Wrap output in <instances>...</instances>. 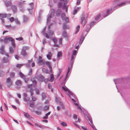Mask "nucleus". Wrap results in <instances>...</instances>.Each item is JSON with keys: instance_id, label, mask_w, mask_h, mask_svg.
I'll list each match as a JSON object with an SVG mask.
<instances>
[{"instance_id": "nucleus-33", "label": "nucleus", "mask_w": 130, "mask_h": 130, "mask_svg": "<svg viewBox=\"0 0 130 130\" xmlns=\"http://www.w3.org/2000/svg\"><path fill=\"white\" fill-rule=\"evenodd\" d=\"M76 54V50L74 51L73 53V55H75Z\"/></svg>"}, {"instance_id": "nucleus-17", "label": "nucleus", "mask_w": 130, "mask_h": 130, "mask_svg": "<svg viewBox=\"0 0 130 130\" xmlns=\"http://www.w3.org/2000/svg\"><path fill=\"white\" fill-rule=\"evenodd\" d=\"M61 124L63 126H67V124L65 122H62L61 123Z\"/></svg>"}, {"instance_id": "nucleus-6", "label": "nucleus", "mask_w": 130, "mask_h": 130, "mask_svg": "<svg viewBox=\"0 0 130 130\" xmlns=\"http://www.w3.org/2000/svg\"><path fill=\"white\" fill-rule=\"evenodd\" d=\"M61 18L62 20L65 21L66 22H68V19L67 17L64 13H63L61 16Z\"/></svg>"}, {"instance_id": "nucleus-62", "label": "nucleus", "mask_w": 130, "mask_h": 130, "mask_svg": "<svg viewBox=\"0 0 130 130\" xmlns=\"http://www.w3.org/2000/svg\"><path fill=\"white\" fill-rule=\"evenodd\" d=\"M30 93H31V95H32V92H31V91H30Z\"/></svg>"}, {"instance_id": "nucleus-40", "label": "nucleus", "mask_w": 130, "mask_h": 130, "mask_svg": "<svg viewBox=\"0 0 130 130\" xmlns=\"http://www.w3.org/2000/svg\"><path fill=\"white\" fill-rule=\"evenodd\" d=\"M80 0H78L77 2V4H79L80 3Z\"/></svg>"}, {"instance_id": "nucleus-11", "label": "nucleus", "mask_w": 130, "mask_h": 130, "mask_svg": "<svg viewBox=\"0 0 130 130\" xmlns=\"http://www.w3.org/2000/svg\"><path fill=\"white\" fill-rule=\"evenodd\" d=\"M13 48H12L11 47H10V49H9L10 52L11 53H13V51H14V48H15V47H14L13 46Z\"/></svg>"}, {"instance_id": "nucleus-39", "label": "nucleus", "mask_w": 130, "mask_h": 130, "mask_svg": "<svg viewBox=\"0 0 130 130\" xmlns=\"http://www.w3.org/2000/svg\"><path fill=\"white\" fill-rule=\"evenodd\" d=\"M12 106L13 108H14L15 109H17V107H16L14 105H12Z\"/></svg>"}, {"instance_id": "nucleus-53", "label": "nucleus", "mask_w": 130, "mask_h": 130, "mask_svg": "<svg viewBox=\"0 0 130 130\" xmlns=\"http://www.w3.org/2000/svg\"><path fill=\"white\" fill-rule=\"evenodd\" d=\"M32 61V60H30L29 61V63H31Z\"/></svg>"}, {"instance_id": "nucleus-41", "label": "nucleus", "mask_w": 130, "mask_h": 130, "mask_svg": "<svg viewBox=\"0 0 130 130\" xmlns=\"http://www.w3.org/2000/svg\"><path fill=\"white\" fill-rule=\"evenodd\" d=\"M24 97L26 98L27 96V95L26 93H24Z\"/></svg>"}, {"instance_id": "nucleus-20", "label": "nucleus", "mask_w": 130, "mask_h": 130, "mask_svg": "<svg viewBox=\"0 0 130 130\" xmlns=\"http://www.w3.org/2000/svg\"><path fill=\"white\" fill-rule=\"evenodd\" d=\"M80 7H79L78 8V9H76L73 12V14H75L76 13L77 11H78L80 9Z\"/></svg>"}, {"instance_id": "nucleus-26", "label": "nucleus", "mask_w": 130, "mask_h": 130, "mask_svg": "<svg viewBox=\"0 0 130 130\" xmlns=\"http://www.w3.org/2000/svg\"><path fill=\"white\" fill-rule=\"evenodd\" d=\"M19 74L20 75V76L22 77H24V75L21 73L20 72L19 73Z\"/></svg>"}, {"instance_id": "nucleus-9", "label": "nucleus", "mask_w": 130, "mask_h": 130, "mask_svg": "<svg viewBox=\"0 0 130 130\" xmlns=\"http://www.w3.org/2000/svg\"><path fill=\"white\" fill-rule=\"evenodd\" d=\"M52 54L51 52H49L48 53V54L47 55V58L49 59H51V57L52 56Z\"/></svg>"}, {"instance_id": "nucleus-36", "label": "nucleus", "mask_w": 130, "mask_h": 130, "mask_svg": "<svg viewBox=\"0 0 130 130\" xmlns=\"http://www.w3.org/2000/svg\"><path fill=\"white\" fill-rule=\"evenodd\" d=\"M31 66L32 67H34L35 66V63L34 62H32L31 63Z\"/></svg>"}, {"instance_id": "nucleus-29", "label": "nucleus", "mask_w": 130, "mask_h": 130, "mask_svg": "<svg viewBox=\"0 0 130 130\" xmlns=\"http://www.w3.org/2000/svg\"><path fill=\"white\" fill-rule=\"evenodd\" d=\"M16 39L17 40H22L23 38L22 37H20L19 38H16Z\"/></svg>"}, {"instance_id": "nucleus-57", "label": "nucleus", "mask_w": 130, "mask_h": 130, "mask_svg": "<svg viewBox=\"0 0 130 130\" xmlns=\"http://www.w3.org/2000/svg\"><path fill=\"white\" fill-rule=\"evenodd\" d=\"M4 105L5 107L7 106L6 104L5 103H4Z\"/></svg>"}, {"instance_id": "nucleus-49", "label": "nucleus", "mask_w": 130, "mask_h": 130, "mask_svg": "<svg viewBox=\"0 0 130 130\" xmlns=\"http://www.w3.org/2000/svg\"><path fill=\"white\" fill-rule=\"evenodd\" d=\"M13 120L15 122L17 123H18V121L17 120Z\"/></svg>"}, {"instance_id": "nucleus-54", "label": "nucleus", "mask_w": 130, "mask_h": 130, "mask_svg": "<svg viewBox=\"0 0 130 130\" xmlns=\"http://www.w3.org/2000/svg\"><path fill=\"white\" fill-rule=\"evenodd\" d=\"M5 107L7 110H8V108L7 106H5Z\"/></svg>"}, {"instance_id": "nucleus-4", "label": "nucleus", "mask_w": 130, "mask_h": 130, "mask_svg": "<svg viewBox=\"0 0 130 130\" xmlns=\"http://www.w3.org/2000/svg\"><path fill=\"white\" fill-rule=\"evenodd\" d=\"M7 85V86L9 87L12 85V82L9 78H8L6 80Z\"/></svg>"}, {"instance_id": "nucleus-30", "label": "nucleus", "mask_w": 130, "mask_h": 130, "mask_svg": "<svg viewBox=\"0 0 130 130\" xmlns=\"http://www.w3.org/2000/svg\"><path fill=\"white\" fill-rule=\"evenodd\" d=\"M53 41L55 43H56L57 41V40L56 38H54L53 39Z\"/></svg>"}, {"instance_id": "nucleus-63", "label": "nucleus", "mask_w": 130, "mask_h": 130, "mask_svg": "<svg viewBox=\"0 0 130 130\" xmlns=\"http://www.w3.org/2000/svg\"><path fill=\"white\" fill-rule=\"evenodd\" d=\"M84 19V18H82V20H83Z\"/></svg>"}, {"instance_id": "nucleus-37", "label": "nucleus", "mask_w": 130, "mask_h": 130, "mask_svg": "<svg viewBox=\"0 0 130 130\" xmlns=\"http://www.w3.org/2000/svg\"><path fill=\"white\" fill-rule=\"evenodd\" d=\"M15 57L16 59H18L19 58V57L17 55H15Z\"/></svg>"}, {"instance_id": "nucleus-19", "label": "nucleus", "mask_w": 130, "mask_h": 130, "mask_svg": "<svg viewBox=\"0 0 130 130\" xmlns=\"http://www.w3.org/2000/svg\"><path fill=\"white\" fill-rule=\"evenodd\" d=\"M80 26L79 25H78L77 26L76 28V32L75 33L76 34L77 33V32L78 31L80 28Z\"/></svg>"}, {"instance_id": "nucleus-28", "label": "nucleus", "mask_w": 130, "mask_h": 130, "mask_svg": "<svg viewBox=\"0 0 130 130\" xmlns=\"http://www.w3.org/2000/svg\"><path fill=\"white\" fill-rule=\"evenodd\" d=\"M42 71H43L46 73H47L48 71H47V70H46V69H42Z\"/></svg>"}, {"instance_id": "nucleus-13", "label": "nucleus", "mask_w": 130, "mask_h": 130, "mask_svg": "<svg viewBox=\"0 0 130 130\" xmlns=\"http://www.w3.org/2000/svg\"><path fill=\"white\" fill-rule=\"evenodd\" d=\"M50 112H49L48 113H46L45 116L43 117V118L44 119H47L48 118V116L50 115Z\"/></svg>"}, {"instance_id": "nucleus-5", "label": "nucleus", "mask_w": 130, "mask_h": 130, "mask_svg": "<svg viewBox=\"0 0 130 130\" xmlns=\"http://www.w3.org/2000/svg\"><path fill=\"white\" fill-rule=\"evenodd\" d=\"M24 115L27 118H28L29 120H32L33 118L32 117L30 116L29 114L27 112H24Z\"/></svg>"}, {"instance_id": "nucleus-34", "label": "nucleus", "mask_w": 130, "mask_h": 130, "mask_svg": "<svg viewBox=\"0 0 130 130\" xmlns=\"http://www.w3.org/2000/svg\"><path fill=\"white\" fill-rule=\"evenodd\" d=\"M48 108H49L48 107V106H47L44 108V109L45 110H47V109H48Z\"/></svg>"}, {"instance_id": "nucleus-48", "label": "nucleus", "mask_w": 130, "mask_h": 130, "mask_svg": "<svg viewBox=\"0 0 130 130\" xmlns=\"http://www.w3.org/2000/svg\"><path fill=\"white\" fill-rule=\"evenodd\" d=\"M57 109L58 110H59L60 109V108L58 106L57 107Z\"/></svg>"}, {"instance_id": "nucleus-60", "label": "nucleus", "mask_w": 130, "mask_h": 130, "mask_svg": "<svg viewBox=\"0 0 130 130\" xmlns=\"http://www.w3.org/2000/svg\"><path fill=\"white\" fill-rule=\"evenodd\" d=\"M3 40V39H0V41H2Z\"/></svg>"}, {"instance_id": "nucleus-61", "label": "nucleus", "mask_w": 130, "mask_h": 130, "mask_svg": "<svg viewBox=\"0 0 130 130\" xmlns=\"http://www.w3.org/2000/svg\"><path fill=\"white\" fill-rule=\"evenodd\" d=\"M31 70L30 71V75L31 74Z\"/></svg>"}, {"instance_id": "nucleus-3", "label": "nucleus", "mask_w": 130, "mask_h": 130, "mask_svg": "<svg viewBox=\"0 0 130 130\" xmlns=\"http://www.w3.org/2000/svg\"><path fill=\"white\" fill-rule=\"evenodd\" d=\"M73 117L74 119L75 120V122L78 123L80 122V120L79 118H77V117L76 115L75 114L73 116Z\"/></svg>"}, {"instance_id": "nucleus-44", "label": "nucleus", "mask_w": 130, "mask_h": 130, "mask_svg": "<svg viewBox=\"0 0 130 130\" xmlns=\"http://www.w3.org/2000/svg\"><path fill=\"white\" fill-rule=\"evenodd\" d=\"M27 123L29 124H30L31 125H32V124L29 122H28V121H26Z\"/></svg>"}, {"instance_id": "nucleus-43", "label": "nucleus", "mask_w": 130, "mask_h": 130, "mask_svg": "<svg viewBox=\"0 0 130 130\" xmlns=\"http://www.w3.org/2000/svg\"><path fill=\"white\" fill-rule=\"evenodd\" d=\"M48 81V80L47 79H45L44 80V82L45 83H47Z\"/></svg>"}, {"instance_id": "nucleus-12", "label": "nucleus", "mask_w": 130, "mask_h": 130, "mask_svg": "<svg viewBox=\"0 0 130 130\" xmlns=\"http://www.w3.org/2000/svg\"><path fill=\"white\" fill-rule=\"evenodd\" d=\"M62 53L60 52H58L57 55V57L58 58L62 56Z\"/></svg>"}, {"instance_id": "nucleus-47", "label": "nucleus", "mask_w": 130, "mask_h": 130, "mask_svg": "<svg viewBox=\"0 0 130 130\" xmlns=\"http://www.w3.org/2000/svg\"><path fill=\"white\" fill-rule=\"evenodd\" d=\"M41 79L40 81L42 80L43 79V77L42 76H41Z\"/></svg>"}, {"instance_id": "nucleus-55", "label": "nucleus", "mask_w": 130, "mask_h": 130, "mask_svg": "<svg viewBox=\"0 0 130 130\" xmlns=\"http://www.w3.org/2000/svg\"><path fill=\"white\" fill-rule=\"evenodd\" d=\"M62 40V39H60V44L61 43V41Z\"/></svg>"}, {"instance_id": "nucleus-14", "label": "nucleus", "mask_w": 130, "mask_h": 130, "mask_svg": "<svg viewBox=\"0 0 130 130\" xmlns=\"http://www.w3.org/2000/svg\"><path fill=\"white\" fill-rule=\"evenodd\" d=\"M54 79V75L52 74L51 75V78L50 80V81L51 82H53Z\"/></svg>"}, {"instance_id": "nucleus-32", "label": "nucleus", "mask_w": 130, "mask_h": 130, "mask_svg": "<svg viewBox=\"0 0 130 130\" xmlns=\"http://www.w3.org/2000/svg\"><path fill=\"white\" fill-rule=\"evenodd\" d=\"M32 99L34 101H35L36 100V98L34 96L32 97Z\"/></svg>"}, {"instance_id": "nucleus-51", "label": "nucleus", "mask_w": 130, "mask_h": 130, "mask_svg": "<svg viewBox=\"0 0 130 130\" xmlns=\"http://www.w3.org/2000/svg\"><path fill=\"white\" fill-rule=\"evenodd\" d=\"M61 107L62 108H63V105L62 104V103L61 104Z\"/></svg>"}, {"instance_id": "nucleus-18", "label": "nucleus", "mask_w": 130, "mask_h": 130, "mask_svg": "<svg viewBox=\"0 0 130 130\" xmlns=\"http://www.w3.org/2000/svg\"><path fill=\"white\" fill-rule=\"evenodd\" d=\"M21 82L20 80H18L16 82V84L17 85H20L21 84Z\"/></svg>"}, {"instance_id": "nucleus-38", "label": "nucleus", "mask_w": 130, "mask_h": 130, "mask_svg": "<svg viewBox=\"0 0 130 130\" xmlns=\"http://www.w3.org/2000/svg\"><path fill=\"white\" fill-rule=\"evenodd\" d=\"M82 128L83 129L86 130L87 129L84 126H82Z\"/></svg>"}, {"instance_id": "nucleus-42", "label": "nucleus", "mask_w": 130, "mask_h": 130, "mask_svg": "<svg viewBox=\"0 0 130 130\" xmlns=\"http://www.w3.org/2000/svg\"><path fill=\"white\" fill-rule=\"evenodd\" d=\"M63 35L64 36H66V33L65 32H64L63 33Z\"/></svg>"}, {"instance_id": "nucleus-45", "label": "nucleus", "mask_w": 130, "mask_h": 130, "mask_svg": "<svg viewBox=\"0 0 130 130\" xmlns=\"http://www.w3.org/2000/svg\"><path fill=\"white\" fill-rule=\"evenodd\" d=\"M17 95H18V97L19 98H21V95L20 94H18Z\"/></svg>"}, {"instance_id": "nucleus-35", "label": "nucleus", "mask_w": 130, "mask_h": 130, "mask_svg": "<svg viewBox=\"0 0 130 130\" xmlns=\"http://www.w3.org/2000/svg\"><path fill=\"white\" fill-rule=\"evenodd\" d=\"M35 124L36 126H37L39 127H41V126L40 125H39L37 124L36 123V124Z\"/></svg>"}, {"instance_id": "nucleus-59", "label": "nucleus", "mask_w": 130, "mask_h": 130, "mask_svg": "<svg viewBox=\"0 0 130 130\" xmlns=\"http://www.w3.org/2000/svg\"><path fill=\"white\" fill-rule=\"evenodd\" d=\"M4 52V51H2V52H1V53L2 54H3V52Z\"/></svg>"}, {"instance_id": "nucleus-31", "label": "nucleus", "mask_w": 130, "mask_h": 130, "mask_svg": "<svg viewBox=\"0 0 130 130\" xmlns=\"http://www.w3.org/2000/svg\"><path fill=\"white\" fill-rule=\"evenodd\" d=\"M8 60L7 59H4L3 60V61L5 62H8Z\"/></svg>"}, {"instance_id": "nucleus-15", "label": "nucleus", "mask_w": 130, "mask_h": 130, "mask_svg": "<svg viewBox=\"0 0 130 130\" xmlns=\"http://www.w3.org/2000/svg\"><path fill=\"white\" fill-rule=\"evenodd\" d=\"M21 54L22 55L24 56H25L27 55V54L25 52V51L23 50H22Z\"/></svg>"}, {"instance_id": "nucleus-7", "label": "nucleus", "mask_w": 130, "mask_h": 130, "mask_svg": "<svg viewBox=\"0 0 130 130\" xmlns=\"http://www.w3.org/2000/svg\"><path fill=\"white\" fill-rule=\"evenodd\" d=\"M62 89L65 91L67 92L68 93V94L69 93V94H72V93L67 88L63 87Z\"/></svg>"}, {"instance_id": "nucleus-58", "label": "nucleus", "mask_w": 130, "mask_h": 130, "mask_svg": "<svg viewBox=\"0 0 130 130\" xmlns=\"http://www.w3.org/2000/svg\"><path fill=\"white\" fill-rule=\"evenodd\" d=\"M51 85H48V87L49 88H50V87L51 86Z\"/></svg>"}, {"instance_id": "nucleus-23", "label": "nucleus", "mask_w": 130, "mask_h": 130, "mask_svg": "<svg viewBox=\"0 0 130 130\" xmlns=\"http://www.w3.org/2000/svg\"><path fill=\"white\" fill-rule=\"evenodd\" d=\"M0 111H1V112L3 111V110L2 108V104H0Z\"/></svg>"}, {"instance_id": "nucleus-1", "label": "nucleus", "mask_w": 130, "mask_h": 130, "mask_svg": "<svg viewBox=\"0 0 130 130\" xmlns=\"http://www.w3.org/2000/svg\"><path fill=\"white\" fill-rule=\"evenodd\" d=\"M12 41V45L14 47L15 44H14V42L12 38L9 37H6L4 39V41L5 43H7L9 41Z\"/></svg>"}, {"instance_id": "nucleus-10", "label": "nucleus", "mask_w": 130, "mask_h": 130, "mask_svg": "<svg viewBox=\"0 0 130 130\" xmlns=\"http://www.w3.org/2000/svg\"><path fill=\"white\" fill-rule=\"evenodd\" d=\"M46 64L47 65L48 67L50 68V69L51 71H52V68L51 67L50 65V63L49 62H46Z\"/></svg>"}, {"instance_id": "nucleus-2", "label": "nucleus", "mask_w": 130, "mask_h": 130, "mask_svg": "<svg viewBox=\"0 0 130 130\" xmlns=\"http://www.w3.org/2000/svg\"><path fill=\"white\" fill-rule=\"evenodd\" d=\"M53 32L52 30H49L45 35L46 38H48L50 37L53 36Z\"/></svg>"}, {"instance_id": "nucleus-64", "label": "nucleus", "mask_w": 130, "mask_h": 130, "mask_svg": "<svg viewBox=\"0 0 130 130\" xmlns=\"http://www.w3.org/2000/svg\"><path fill=\"white\" fill-rule=\"evenodd\" d=\"M26 80H28V79H25V81Z\"/></svg>"}, {"instance_id": "nucleus-46", "label": "nucleus", "mask_w": 130, "mask_h": 130, "mask_svg": "<svg viewBox=\"0 0 130 130\" xmlns=\"http://www.w3.org/2000/svg\"><path fill=\"white\" fill-rule=\"evenodd\" d=\"M36 93L37 94H38L39 93V91L38 90H36Z\"/></svg>"}, {"instance_id": "nucleus-16", "label": "nucleus", "mask_w": 130, "mask_h": 130, "mask_svg": "<svg viewBox=\"0 0 130 130\" xmlns=\"http://www.w3.org/2000/svg\"><path fill=\"white\" fill-rule=\"evenodd\" d=\"M28 47L26 46H24L23 47L22 50H24L25 51L26 50H28Z\"/></svg>"}, {"instance_id": "nucleus-50", "label": "nucleus", "mask_w": 130, "mask_h": 130, "mask_svg": "<svg viewBox=\"0 0 130 130\" xmlns=\"http://www.w3.org/2000/svg\"><path fill=\"white\" fill-rule=\"evenodd\" d=\"M7 31H3V34H4L5 32H7Z\"/></svg>"}, {"instance_id": "nucleus-52", "label": "nucleus", "mask_w": 130, "mask_h": 130, "mask_svg": "<svg viewBox=\"0 0 130 130\" xmlns=\"http://www.w3.org/2000/svg\"><path fill=\"white\" fill-rule=\"evenodd\" d=\"M43 121L44 122H46V123L47 122H48L47 120H43Z\"/></svg>"}, {"instance_id": "nucleus-27", "label": "nucleus", "mask_w": 130, "mask_h": 130, "mask_svg": "<svg viewBox=\"0 0 130 130\" xmlns=\"http://www.w3.org/2000/svg\"><path fill=\"white\" fill-rule=\"evenodd\" d=\"M9 20L10 21L12 22L14 20V18L13 17L10 18H9Z\"/></svg>"}, {"instance_id": "nucleus-25", "label": "nucleus", "mask_w": 130, "mask_h": 130, "mask_svg": "<svg viewBox=\"0 0 130 130\" xmlns=\"http://www.w3.org/2000/svg\"><path fill=\"white\" fill-rule=\"evenodd\" d=\"M22 64H18L17 65V67L18 68H19L20 67H22Z\"/></svg>"}, {"instance_id": "nucleus-8", "label": "nucleus", "mask_w": 130, "mask_h": 130, "mask_svg": "<svg viewBox=\"0 0 130 130\" xmlns=\"http://www.w3.org/2000/svg\"><path fill=\"white\" fill-rule=\"evenodd\" d=\"M38 63L39 65L42 64L43 63V61L42 60V58L40 57H39V60Z\"/></svg>"}, {"instance_id": "nucleus-24", "label": "nucleus", "mask_w": 130, "mask_h": 130, "mask_svg": "<svg viewBox=\"0 0 130 130\" xmlns=\"http://www.w3.org/2000/svg\"><path fill=\"white\" fill-rule=\"evenodd\" d=\"M24 100L26 102H27L29 100L28 99V98H26L24 97Z\"/></svg>"}, {"instance_id": "nucleus-21", "label": "nucleus", "mask_w": 130, "mask_h": 130, "mask_svg": "<svg viewBox=\"0 0 130 130\" xmlns=\"http://www.w3.org/2000/svg\"><path fill=\"white\" fill-rule=\"evenodd\" d=\"M6 15L5 14H0V17L2 18H4L6 17Z\"/></svg>"}, {"instance_id": "nucleus-56", "label": "nucleus", "mask_w": 130, "mask_h": 130, "mask_svg": "<svg viewBox=\"0 0 130 130\" xmlns=\"http://www.w3.org/2000/svg\"><path fill=\"white\" fill-rule=\"evenodd\" d=\"M57 129L58 130H60V128L59 127H58L57 128Z\"/></svg>"}, {"instance_id": "nucleus-22", "label": "nucleus", "mask_w": 130, "mask_h": 130, "mask_svg": "<svg viewBox=\"0 0 130 130\" xmlns=\"http://www.w3.org/2000/svg\"><path fill=\"white\" fill-rule=\"evenodd\" d=\"M15 21L17 24H19L20 23V22L18 20V19H15Z\"/></svg>"}]
</instances>
